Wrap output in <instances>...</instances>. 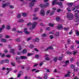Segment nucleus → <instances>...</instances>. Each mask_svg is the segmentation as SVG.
Wrapping results in <instances>:
<instances>
[{
    "mask_svg": "<svg viewBox=\"0 0 79 79\" xmlns=\"http://www.w3.org/2000/svg\"><path fill=\"white\" fill-rule=\"evenodd\" d=\"M19 50L20 51H21V50H22V48H21V46L19 45Z\"/></svg>",
    "mask_w": 79,
    "mask_h": 79,
    "instance_id": "c9c22d12",
    "label": "nucleus"
},
{
    "mask_svg": "<svg viewBox=\"0 0 79 79\" xmlns=\"http://www.w3.org/2000/svg\"><path fill=\"white\" fill-rule=\"evenodd\" d=\"M67 18L69 19V20L73 19V14L70 13L67 14Z\"/></svg>",
    "mask_w": 79,
    "mask_h": 79,
    "instance_id": "7ed1b4c3",
    "label": "nucleus"
},
{
    "mask_svg": "<svg viewBox=\"0 0 79 79\" xmlns=\"http://www.w3.org/2000/svg\"><path fill=\"white\" fill-rule=\"evenodd\" d=\"M30 48H33V47H34V46L33 44H31L30 45Z\"/></svg>",
    "mask_w": 79,
    "mask_h": 79,
    "instance_id": "69168bd1",
    "label": "nucleus"
},
{
    "mask_svg": "<svg viewBox=\"0 0 79 79\" xmlns=\"http://www.w3.org/2000/svg\"><path fill=\"white\" fill-rule=\"evenodd\" d=\"M75 13H76V12H77V13H76L75 15V16L76 18H78L79 17V16L78 15V13H79V11H78L77 10H76L75 11Z\"/></svg>",
    "mask_w": 79,
    "mask_h": 79,
    "instance_id": "423d86ee",
    "label": "nucleus"
},
{
    "mask_svg": "<svg viewBox=\"0 0 79 79\" xmlns=\"http://www.w3.org/2000/svg\"><path fill=\"white\" fill-rule=\"evenodd\" d=\"M5 29V25H3L1 27H0V33L3 32V30Z\"/></svg>",
    "mask_w": 79,
    "mask_h": 79,
    "instance_id": "0eeeda50",
    "label": "nucleus"
},
{
    "mask_svg": "<svg viewBox=\"0 0 79 79\" xmlns=\"http://www.w3.org/2000/svg\"><path fill=\"white\" fill-rule=\"evenodd\" d=\"M4 63H9V60H8L6 59L5 60H4Z\"/></svg>",
    "mask_w": 79,
    "mask_h": 79,
    "instance_id": "473e14b6",
    "label": "nucleus"
},
{
    "mask_svg": "<svg viewBox=\"0 0 79 79\" xmlns=\"http://www.w3.org/2000/svg\"><path fill=\"white\" fill-rule=\"evenodd\" d=\"M49 6V3H45L44 5L43 4H40V6L41 7V8H43V7H44L45 8L46 6Z\"/></svg>",
    "mask_w": 79,
    "mask_h": 79,
    "instance_id": "39448f33",
    "label": "nucleus"
},
{
    "mask_svg": "<svg viewBox=\"0 0 79 79\" xmlns=\"http://www.w3.org/2000/svg\"><path fill=\"white\" fill-rule=\"evenodd\" d=\"M74 68H75V65L72 64L70 67V69H74Z\"/></svg>",
    "mask_w": 79,
    "mask_h": 79,
    "instance_id": "2eb2a0df",
    "label": "nucleus"
},
{
    "mask_svg": "<svg viewBox=\"0 0 79 79\" xmlns=\"http://www.w3.org/2000/svg\"><path fill=\"white\" fill-rule=\"evenodd\" d=\"M79 19L78 18H76L74 20L75 22H76L77 23V22H79Z\"/></svg>",
    "mask_w": 79,
    "mask_h": 79,
    "instance_id": "a878e982",
    "label": "nucleus"
},
{
    "mask_svg": "<svg viewBox=\"0 0 79 79\" xmlns=\"http://www.w3.org/2000/svg\"><path fill=\"white\" fill-rule=\"evenodd\" d=\"M21 14H19L18 16H17V18H20L21 17Z\"/></svg>",
    "mask_w": 79,
    "mask_h": 79,
    "instance_id": "ea45409f",
    "label": "nucleus"
},
{
    "mask_svg": "<svg viewBox=\"0 0 79 79\" xmlns=\"http://www.w3.org/2000/svg\"><path fill=\"white\" fill-rule=\"evenodd\" d=\"M31 55H33V54L32 53H28L27 55V56H31Z\"/></svg>",
    "mask_w": 79,
    "mask_h": 79,
    "instance_id": "c85d7f7f",
    "label": "nucleus"
},
{
    "mask_svg": "<svg viewBox=\"0 0 79 79\" xmlns=\"http://www.w3.org/2000/svg\"><path fill=\"white\" fill-rule=\"evenodd\" d=\"M70 62H73V61H74V59H73V58H70Z\"/></svg>",
    "mask_w": 79,
    "mask_h": 79,
    "instance_id": "c03bdc74",
    "label": "nucleus"
},
{
    "mask_svg": "<svg viewBox=\"0 0 79 79\" xmlns=\"http://www.w3.org/2000/svg\"><path fill=\"white\" fill-rule=\"evenodd\" d=\"M68 29H69V28L68 27H64L63 28L64 31H67L68 30Z\"/></svg>",
    "mask_w": 79,
    "mask_h": 79,
    "instance_id": "37998d69",
    "label": "nucleus"
},
{
    "mask_svg": "<svg viewBox=\"0 0 79 79\" xmlns=\"http://www.w3.org/2000/svg\"><path fill=\"white\" fill-rule=\"evenodd\" d=\"M57 28H58V29H63V26H62V25L61 24H59L57 27Z\"/></svg>",
    "mask_w": 79,
    "mask_h": 79,
    "instance_id": "ddd939ff",
    "label": "nucleus"
},
{
    "mask_svg": "<svg viewBox=\"0 0 79 79\" xmlns=\"http://www.w3.org/2000/svg\"><path fill=\"white\" fill-rule=\"evenodd\" d=\"M47 78H48V75H47V74H46L44 75V79H47Z\"/></svg>",
    "mask_w": 79,
    "mask_h": 79,
    "instance_id": "6ab92c4d",
    "label": "nucleus"
},
{
    "mask_svg": "<svg viewBox=\"0 0 79 79\" xmlns=\"http://www.w3.org/2000/svg\"><path fill=\"white\" fill-rule=\"evenodd\" d=\"M18 22L20 23H22V22H23V19H21L18 21Z\"/></svg>",
    "mask_w": 79,
    "mask_h": 79,
    "instance_id": "58836bf2",
    "label": "nucleus"
},
{
    "mask_svg": "<svg viewBox=\"0 0 79 79\" xmlns=\"http://www.w3.org/2000/svg\"><path fill=\"white\" fill-rule=\"evenodd\" d=\"M66 53L67 54H68V55H71L72 54V53L71 52H70L69 51H67L66 52Z\"/></svg>",
    "mask_w": 79,
    "mask_h": 79,
    "instance_id": "4be33fe9",
    "label": "nucleus"
},
{
    "mask_svg": "<svg viewBox=\"0 0 79 79\" xmlns=\"http://www.w3.org/2000/svg\"><path fill=\"white\" fill-rule=\"evenodd\" d=\"M65 77H70V75L69 74H67L65 75Z\"/></svg>",
    "mask_w": 79,
    "mask_h": 79,
    "instance_id": "393cba45",
    "label": "nucleus"
},
{
    "mask_svg": "<svg viewBox=\"0 0 79 79\" xmlns=\"http://www.w3.org/2000/svg\"><path fill=\"white\" fill-rule=\"evenodd\" d=\"M73 55H75L76 54H77V52H74V51H73Z\"/></svg>",
    "mask_w": 79,
    "mask_h": 79,
    "instance_id": "5fc2aeb1",
    "label": "nucleus"
},
{
    "mask_svg": "<svg viewBox=\"0 0 79 79\" xmlns=\"http://www.w3.org/2000/svg\"><path fill=\"white\" fill-rule=\"evenodd\" d=\"M78 70H79V69L77 68H75L74 69V71H77Z\"/></svg>",
    "mask_w": 79,
    "mask_h": 79,
    "instance_id": "4c0bfd02",
    "label": "nucleus"
},
{
    "mask_svg": "<svg viewBox=\"0 0 79 79\" xmlns=\"http://www.w3.org/2000/svg\"><path fill=\"white\" fill-rule=\"evenodd\" d=\"M12 70V69L11 68H6V70L7 71H8L6 74V75H7V74H8V73H9V72L10 71H11Z\"/></svg>",
    "mask_w": 79,
    "mask_h": 79,
    "instance_id": "1a4fd4ad",
    "label": "nucleus"
},
{
    "mask_svg": "<svg viewBox=\"0 0 79 79\" xmlns=\"http://www.w3.org/2000/svg\"><path fill=\"white\" fill-rule=\"evenodd\" d=\"M31 39H32V38L31 37L27 38V41H29V40H31Z\"/></svg>",
    "mask_w": 79,
    "mask_h": 79,
    "instance_id": "49530a36",
    "label": "nucleus"
},
{
    "mask_svg": "<svg viewBox=\"0 0 79 79\" xmlns=\"http://www.w3.org/2000/svg\"><path fill=\"white\" fill-rule=\"evenodd\" d=\"M31 2L29 4V7L30 8H32L33 6H34V2H37V0H32Z\"/></svg>",
    "mask_w": 79,
    "mask_h": 79,
    "instance_id": "20e7f679",
    "label": "nucleus"
},
{
    "mask_svg": "<svg viewBox=\"0 0 79 79\" xmlns=\"http://www.w3.org/2000/svg\"><path fill=\"white\" fill-rule=\"evenodd\" d=\"M56 37H58L59 35V33L57 32L55 34Z\"/></svg>",
    "mask_w": 79,
    "mask_h": 79,
    "instance_id": "bf43d9fd",
    "label": "nucleus"
},
{
    "mask_svg": "<svg viewBox=\"0 0 79 79\" xmlns=\"http://www.w3.org/2000/svg\"><path fill=\"white\" fill-rule=\"evenodd\" d=\"M73 33V31L71 30V31L69 32V35H71V34H72Z\"/></svg>",
    "mask_w": 79,
    "mask_h": 79,
    "instance_id": "864d4df0",
    "label": "nucleus"
},
{
    "mask_svg": "<svg viewBox=\"0 0 79 79\" xmlns=\"http://www.w3.org/2000/svg\"><path fill=\"white\" fill-rule=\"evenodd\" d=\"M12 31H13L14 32H15V31H16V28H13L12 29Z\"/></svg>",
    "mask_w": 79,
    "mask_h": 79,
    "instance_id": "e433bc0d",
    "label": "nucleus"
},
{
    "mask_svg": "<svg viewBox=\"0 0 79 79\" xmlns=\"http://www.w3.org/2000/svg\"><path fill=\"white\" fill-rule=\"evenodd\" d=\"M6 29L7 30H10V26L9 25H7L6 27Z\"/></svg>",
    "mask_w": 79,
    "mask_h": 79,
    "instance_id": "aec40b11",
    "label": "nucleus"
},
{
    "mask_svg": "<svg viewBox=\"0 0 79 79\" xmlns=\"http://www.w3.org/2000/svg\"><path fill=\"white\" fill-rule=\"evenodd\" d=\"M1 41L2 42H6V40L5 39H2Z\"/></svg>",
    "mask_w": 79,
    "mask_h": 79,
    "instance_id": "cd10ccee",
    "label": "nucleus"
},
{
    "mask_svg": "<svg viewBox=\"0 0 79 79\" xmlns=\"http://www.w3.org/2000/svg\"><path fill=\"white\" fill-rule=\"evenodd\" d=\"M49 37L51 39H53V36L52 35H50Z\"/></svg>",
    "mask_w": 79,
    "mask_h": 79,
    "instance_id": "09e8293b",
    "label": "nucleus"
},
{
    "mask_svg": "<svg viewBox=\"0 0 79 79\" xmlns=\"http://www.w3.org/2000/svg\"><path fill=\"white\" fill-rule=\"evenodd\" d=\"M39 18L38 17H34L33 18V20H37V19H38Z\"/></svg>",
    "mask_w": 79,
    "mask_h": 79,
    "instance_id": "0e129e2a",
    "label": "nucleus"
},
{
    "mask_svg": "<svg viewBox=\"0 0 79 79\" xmlns=\"http://www.w3.org/2000/svg\"><path fill=\"white\" fill-rule=\"evenodd\" d=\"M42 37H46V34H42L41 35Z\"/></svg>",
    "mask_w": 79,
    "mask_h": 79,
    "instance_id": "a19ab883",
    "label": "nucleus"
},
{
    "mask_svg": "<svg viewBox=\"0 0 79 79\" xmlns=\"http://www.w3.org/2000/svg\"><path fill=\"white\" fill-rule=\"evenodd\" d=\"M49 26H51V27H53V26H54V25H53V24L52 23H49Z\"/></svg>",
    "mask_w": 79,
    "mask_h": 79,
    "instance_id": "79ce46f5",
    "label": "nucleus"
},
{
    "mask_svg": "<svg viewBox=\"0 0 79 79\" xmlns=\"http://www.w3.org/2000/svg\"><path fill=\"white\" fill-rule=\"evenodd\" d=\"M37 24V22H33L32 23H29L27 24V25L28 26H31V25H32V29H34L35 27L36 26V25Z\"/></svg>",
    "mask_w": 79,
    "mask_h": 79,
    "instance_id": "f257e3e1",
    "label": "nucleus"
},
{
    "mask_svg": "<svg viewBox=\"0 0 79 79\" xmlns=\"http://www.w3.org/2000/svg\"><path fill=\"white\" fill-rule=\"evenodd\" d=\"M63 59V57H60L59 58V60L60 61V60H61Z\"/></svg>",
    "mask_w": 79,
    "mask_h": 79,
    "instance_id": "e2e57ef3",
    "label": "nucleus"
},
{
    "mask_svg": "<svg viewBox=\"0 0 79 79\" xmlns=\"http://www.w3.org/2000/svg\"><path fill=\"white\" fill-rule=\"evenodd\" d=\"M50 27H47L46 28V31H50Z\"/></svg>",
    "mask_w": 79,
    "mask_h": 79,
    "instance_id": "680f3d73",
    "label": "nucleus"
},
{
    "mask_svg": "<svg viewBox=\"0 0 79 79\" xmlns=\"http://www.w3.org/2000/svg\"><path fill=\"white\" fill-rule=\"evenodd\" d=\"M16 60H17V62L18 63H21V61H19V60H20V57L18 56H16Z\"/></svg>",
    "mask_w": 79,
    "mask_h": 79,
    "instance_id": "f8f14e48",
    "label": "nucleus"
},
{
    "mask_svg": "<svg viewBox=\"0 0 79 79\" xmlns=\"http://www.w3.org/2000/svg\"><path fill=\"white\" fill-rule=\"evenodd\" d=\"M54 13V11H52L51 12V13H50V15L51 16H52V15H53Z\"/></svg>",
    "mask_w": 79,
    "mask_h": 79,
    "instance_id": "72a5a7b5",
    "label": "nucleus"
},
{
    "mask_svg": "<svg viewBox=\"0 0 79 79\" xmlns=\"http://www.w3.org/2000/svg\"><path fill=\"white\" fill-rule=\"evenodd\" d=\"M35 58L38 59L39 58V55H36L35 56Z\"/></svg>",
    "mask_w": 79,
    "mask_h": 79,
    "instance_id": "a18cd8bd",
    "label": "nucleus"
},
{
    "mask_svg": "<svg viewBox=\"0 0 79 79\" xmlns=\"http://www.w3.org/2000/svg\"><path fill=\"white\" fill-rule=\"evenodd\" d=\"M43 64H44V63L43 62H41L39 64L40 66H42V65H43Z\"/></svg>",
    "mask_w": 79,
    "mask_h": 79,
    "instance_id": "6e6d98bb",
    "label": "nucleus"
},
{
    "mask_svg": "<svg viewBox=\"0 0 79 79\" xmlns=\"http://www.w3.org/2000/svg\"><path fill=\"white\" fill-rule=\"evenodd\" d=\"M11 64L13 66H15V62H11Z\"/></svg>",
    "mask_w": 79,
    "mask_h": 79,
    "instance_id": "2f4dec72",
    "label": "nucleus"
},
{
    "mask_svg": "<svg viewBox=\"0 0 79 79\" xmlns=\"http://www.w3.org/2000/svg\"><path fill=\"white\" fill-rule=\"evenodd\" d=\"M56 19L57 21H58V22L60 21V18H59L58 17H56Z\"/></svg>",
    "mask_w": 79,
    "mask_h": 79,
    "instance_id": "a211bd4d",
    "label": "nucleus"
},
{
    "mask_svg": "<svg viewBox=\"0 0 79 79\" xmlns=\"http://www.w3.org/2000/svg\"><path fill=\"white\" fill-rule=\"evenodd\" d=\"M4 52H5V53H6V54L8 53V51L6 49H5Z\"/></svg>",
    "mask_w": 79,
    "mask_h": 79,
    "instance_id": "4d7b16f0",
    "label": "nucleus"
},
{
    "mask_svg": "<svg viewBox=\"0 0 79 79\" xmlns=\"http://www.w3.org/2000/svg\"><path fill=\"white\" fill-rule=\"evenodd\" d=\"M67 10L68 11V12H71L72 11V10H70V7H69L67 9Z\"/></svg>",
    "mask_w": 79,
    "mask_h": 79,
    "instance_id": "b1692460",
    "label": "nucleus"
},
{
    "mask_svg": "<svg viewBox=\"0 0 79 79\" xmlns=\"http://www.w3.org/2000/svg\"><path fill=\"white\" fill-rule=\"evenodd\" d=\"M45 60L46 61H48V60H50V58H49V57H46L45 58Z\"/></svg>",
    "mask_w": 79,
    "mask_h": 79,
    "instance_id": "f704fd0d",
    "label": "nucleus"
},
{
    "mask_svg": "<svg viewBox=\"0 0 79 79\" xmlns=\"http://www.w3.org/2000/svg\"><path fill=\"white\" fill-rule=\"evenodd\" d=\"M35 40H36V42H39V38H36Z\"/></svg>",
    "mask_w": 79,
    "mask_h": 79,
    "instance_id": "5701e85b",
    "label": "nucleus"
},
{
    "mask_svg": "<svg viewBox=\"0 0 79 79\" xmlns=\"http://www.w3.org/2000/svg\"><path fill=\"white\" fill-rule=\"evenodd\" d=\"M6 57H7V58H10V57H11V55H10V54H8L6 55Z\"/></svg>",
    "mask_w": 79,
    "mask_h": 79,
    "instance_id": "13d9d810",
    "label": "nucleus"
},
{
    "mask_svg": "<svg viewBox=\"0 0 79 79\" xmlns=\"http://www.w3.org/2000/svg\"><path fill=\"white\" fill-rule=\"evenodd\" d=\"M75 42L76 43V44H79V41L77 40L76 41H75Z\"/></svg>",
    "mask_w": 79,
    "mask_h": 79,
    "instance_id": "774afa93",
    "label": "nucleus"
},
{
    "mask_svg": "<svg viewBox=\"0 0 79 79\" xmlns=\"http://www.w3.org/2000/svg\"><path fill=\"white\" fill-rule=\"evenodd\" d=\"M27 28H25L24 29V32L26 34H29V32L27 31Z\"/></svg>",
    "mask_w": 79,
    "mask_h": 79,
    "instance_id": "9b49d317",
    "label": "nucleus"
},
{
    "mask_svg": "<svg viewBox=\"0 0 79 79\" xmlns=\"http://www.w3.org/2000/svg\"><path fill=\"white\" fill-rule=\"evenodd\" d=\"M63 3L61 2H58L57 0H54L52 2V5H58L60 6L62 5Z\"/></svg>",
    "mask_w": 79,
    "mask_h": 79,
    "instance_id": "f03ea898",
    "label": "nucleus"
},
{
    "mask_svg": "<svg viewBox=\"0 0 79 79\" xmlns=\"http://www.w3.org/2000/svg\"><path fill=\"white\" fill-rule=\"evenodd\" d=\"M71 41V40L70 39H68L67 40V44H70V42Z\"/></svg>",
    "mask_w": 79,
    "mask_h": 79,
    "instance_id": "7c9ffc66",
    "label": "nucleus"
},
{
    "mask_svg": "<svg viewBox=\"0 0 79 79\" xmlns=\"http://www.w3.org/2000/svg\"><path fill=\"white\" fill-rule=\"evenodd\" d=\"M39 8H36L35 9V12H37V11H38V10H39Z\"/></svg>",
    "mask_w": 79,
    "mask_h": 79,
    "instance_id": "de8ad7c7",
    "label": "nucleus"
},
{
    "mask_svg": "<svg viewBox=\"0 0 79 79\" xmlns=\"http://www.w3.org/2000/svg\"><path fill=\"white\" fill-rule=\"evenodd\" d=\"M10 52L11 53H13L15 52V50H14L13 49H11Z\"/></svg>",
    "mask_w": 79,
    "mask_h": 79,
    "instance_id": "412c9836",
    "label": "nucleus"
},
{
    "mask_svg": "<svg viewBox=\"0 0 79 79\" xmlns=\"http://www.w3.org/2000/svg\"><path fill=\"white\" fill-rule=\"evenodd\" d=\"M76 33L77 35H79V31H78V30H77L76 31Z\"/></svg>",
    "mask_w": 79,
    "mask_h": 79,
    "instance_id": "603ef678",
    "label": "nucleus"
},
{
    "mask_svg": "<svg viewBox=\"0 0 79 79\" xmlns=\"http://www.w3.org/2000/svg\"><path fill=\"white\" fill-rule=\"evenodd\" d=\"M7 6V4H4L2 5V8H4V7H6Z\"/></svg>",
    "mask_w": 79,
    "mask_h": 79,
    "instance_id": "bb28decb",
    "label": "nucleus"
},
{
    "mask_svg": "<svg viewBox=\"0 0 79 79\" xmlns=\"http://www.w3.org/2000/svg\"><path fill=\"white\" fill-rule=\"evenodd\" d=\"M48 48H49V49L53 50V48L51 46H49L48 47Z\"/></svg>",
    "mask_w": 79,
    "mask_h": 79,
    "instance_id": "8fccbe9b",
    "label": "nucleus"
},
{
    "mask_svg": "<svg viewBox=\"0 0 79 79\" xmlns=\"http://www.w3.org/2000/svg\"><path fill=\"white\" fill-rule=\"evenodd\" d=\"M5 37L6 39H7V38H9V37H10V36L6 35H5Z\"/></svg>",
    "mask_w": 79,
    "mask_h": 79,
    "instance_id": "338daca9",
    "label": "nucleus"
},
{
    "mask_svg": "<svg viewBox=\"0 0 79 79\" xmlns=\"http://www.w3.org/2000/svg\"><path fill=\"white\" fill-rule=\"evenodd\" d=\"M27 49H24V50H23V51L21 52V53H22V54H26V53H27Z\"/></svg>",
    "mask_w": 79,
    "mask_h": 79,
    "instance_id": "9d476101",
    "label": "nucleus"
},
{
    "mask_svg": "<svg viewBox=\"0 0 79 79\" xmlns=\"http://www.w3.org/2000/svg\"><path fill=\"white\" fill-rule=\"evenodd\" d=\"M57 59L58 57H54L53 58V61H54L55 62H56V61H57Z\"/></svg>",
    "mask_w": 79,
    "mask_h": 79,
    "instance_id": "f3484780",
    "label": "nucleus"
},
{
    "mask_svg": "<svg viewBox=\"0 0 79 79\" xmlns=\"http://www.w3.org/2000/svg\"><path fill=\"white\" fill-rule=\"evenodd\" d=\"M26 15H27L25 13H23L22 14V16H23V17H26Z\"/></svg>",
    "mask_w": 79,
    "mask_h": 79,
    "instance_id": "c756f323",
    "label": "nucleus"
},
{
    "mask_svg": "<svg viewBox=\"0 0 79 79\" xmlns=\"http://www.w3.org/2000/svg\"><path fill=\"white\" fill-rule=\"evenodd\" d=\"M67 5L69 7H71L73 4L72 3H67Z\"/></svg>",
    "mask_w": 79,
    "mask_h": 79,
    "instance_id": "dca6fc26",
    "label": "nucleus"
},
{
    "mask_svg": "<svg viewBox=\"0 0 79 79\" xmlns=\"http://www.w3.org/2000/svg\"><path fill=\"white\" fill-rule=\"evenodd\" d=\"M16 41L17 42H20V39L19 38L17 39H16Z\"/></svg>",
    "mask_w": 79,
    "mask_h": 79,
    "instance_id": "052dcab7",
    "label": "nucleus"
},
{
    "mask_svg": "<svg viewBox=\"0 0 79 79\" xmlns=\"http://www.w3.org/2000/svg\"><path fill=\"white\" fill-rule=\"evenodd\" d=\"M27 58L26 56H21L20 57V59L21 60H24V59H27Z\"/></svg>",
    "mask_w": 79,
    "mask_h": 79,
    "instance_id": "4468645a",
    "label": "nucleus"
},
{
    "mask_svg": "<svg viewBox=\"0 0 79 79\" xmlns=\"http://www.w3.org/2000/svg\"><path fill=\"white\" fill-rule=\"evenodd\" d=\"M17 33H18L19 34L20 33V34H22L23 33V32L21 31H20L18 30L17 31Z\"/></svg>",
    "mask_w": 79,
    "mask_h": 79,
    "instance_id": "3c124183",
    "label": "nucleus"
},
{
    "mask_svg": "<svg viewBox=\"0 0 79 79\" xmlns=\"http://www.w3.org/2000/svg\"><path fill=\"white\" fill-rule=\"evenodd\" d=\"M40 13L42 16H45V12H44V10H41Z\"/></svg>",
    "mask_w": 79,
    "mask_h": 79,
    "instance_id": "6e6552de",
    "label": "nucleus"
}]
</instances>
